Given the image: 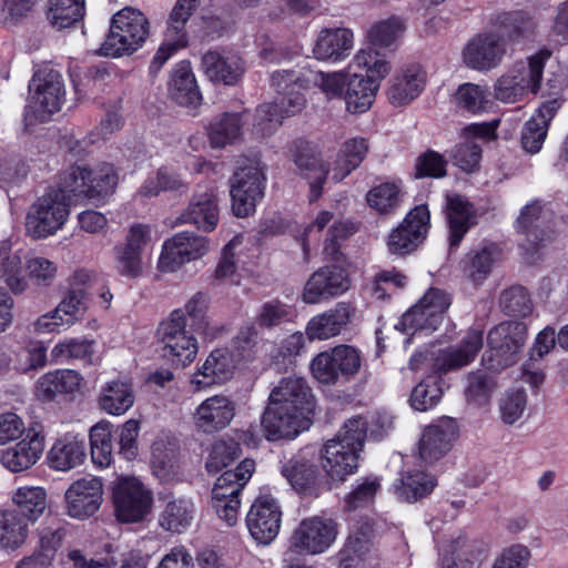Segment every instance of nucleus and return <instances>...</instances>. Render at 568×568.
I'll return each mask as SVG.
<instances>
[{
	"instance_id": "f257e3e1",
	"label": "nucleus",
	"mask_w": 568,
	"mask_h": 568,
	"mask_svg": "<svg viewBox=\"0 0 568 568\" xmlns=\"http://www.w3.org/2000/svg\"><path fill=\"white\" fill-rule=\"evenodd\" d=\"M346 74L325 73L312 69L280 70L271 75V84L278 97L274 102L264 103L256 110V129L264 135L270 134L282 120L301 112L306 100L302 91L317 87L329 98L341 97Z\"/></svg>"
},
{
	"instance_id": "f03ea898",
	"label": "nucleus",
	"mask_w": 568,
	"mask_h": 568,
	"mask_svg": "<svg viewBox=\"0 0 568 568\" xmlns=\"http://www.w3.org/2000/svg\"><path fill=\"white\" fill-rule=\"evenodd\" d=\"M314 396L307 382L298 376L282 378L268 396L261 426L267 440L294 438L310 427Z\"/></svg>"
},
{
	"instance_id": "7ed1b4c3",
	"label": "nucleus",
	"mask_w": 568,
	"mask_h": 568,
	"mask_svg": "<svg viewBox=\"0 0 568 568\" xmlns=\"http://www.w3.org/2000/svg\"><path fill=\"white\" fill-rule=\"evenodd\" d=\"M367 433L363 417L349 418L322 449L323 468L333 480L343 481L358 467L359 453Z\"/></svg>"
},
{
	"instance_id": "20e7f679",
	"label": "nucleus",
	"mask_w": 568,
	"mask_h": 568,
	"mask_svg": "<svg viewBox=\"0 0 568 568\" xmlns=\"http://www.w3.org/2000/svg\"><path fill=\"white\" fill-rule=\"evenodd\" d=\"M150 33V23L139 10L126 7L113 17L110 31L99 49L103 57L118 58L130 55L145 42Z\"/></svg>"
},
{
	"instance_id": "39448f33",
	"label": "nucleus",
	"mask_w": 568,
	"mask_h": 568,
	"mask_svg": "<svg viewBox=\"0 0 568 568\" xmlns=\"http://www.w3.org/2000/svg\"><path fill=\"white\" fill-rule=\"evenodd\" d=\"M65 89L62 75L50 67L38 69L29 83L26 115L45 122L58 112L64 101Z\"/></svg>"
},
{
	"instance_id": "423d86ee",
	"label": "nucleus",
	"mask_w": 568,
	"mask_h": 568,
	"mask_svg": "<svg viewBox=\"0 0 568 568\" xmlns=\"http://www.w3.org/2000/svg\"><path fill=\"white\" fill-rule=\"evenodd\" d=\"M70 214V203L62 191L48 189L29 207L26 231L32 239H45L63 227Z\"/></svg>"
},
{
	"instance_id": "0eeeda50",
	"label": "nucleus",
	"mask_w": 568,
	"mask_h": 568,
	"mask_svg": "<svg viewBox=\"0 0 568 568\" xmlns=\"http://www.w3.org/2000/svg\"><path fill=\"white\" fill-rule=\"evenodd\" d=\"M161 355L175 366H186L197 354V341L186 331L185 313L174 310L156 331Z\"/></svg>"
},
{
	"instance_id": "6e6552de",
	"label": "nucleus",
	"mask_w": 568,
	"mask_h": 568,
	"mask_svg": "<svg viewBox=\"0 0 568 568\" xmlns=\"http://www.w3.org/2000/svg\"><path fill=\"white\" fill-rule=\"evenodd\" d=\"M526 336L527 328L520 322H505L491 328L487 337L489 348L481 359L486 368L499 371L514 364Z\"/></svg>"
},
{
	"instance_id": "1a4fd4ad",
	"label": "nucleus",
	"mask_w": 568,
	"mask_h": 568,
	"mask_svg": "<svg viewBox=\"0 0 568 568\" xmlns=\"http://www.w3.org/2000/svg\"><path fill=\"white\" fill-rule=\"evenodd\" d=\"M452 304V297L445 291L430 287L423 297L403 314L396 328L404 332H434L442 324L445 313Z\"/></svg>"
},
{
	"instance_id": "9d476101",
	"label": "nucleus",
	"mask_w": 568,
	"mask_h": 568,
	"mask_svg": "<svg viewBox=\"0 0 568 568\" xmlns=\"http://www.w3.org/2000/svg\"><path fill=\"white\" fill-rule=\"evenodd\" d=\"M265 175L260 162L240 168L231 178L232 211L237 217H246L255 211L256 202L264 195Z\"/></svg>"
},
{
	"instance_id": "9b49d317",
	"label": "nucleus",
	"mask_w": 568,
	"mask_h": 568,
	"mask_svg": "<svg viewBox=\"0 0 568 568\" xmlns=\"http://www.w3.org/2000/svg\"><path fill=\"white\" fill-rule=\"evenodd\" d=\"M113 501L119 520L141 521L151 510V493L136 478H121L113 488Z\"/></svg>"
},
{
	"instance_id": "f8f14e48",
	"label": "nucleus",
	"mask_w": 568,
	"mask_h": 568,
	"mask_svg": "<svg viewBox=\"0 0 568 568\" xmlns=\"http://www.w3.org/2000/svg\"><path fill=\"white\" fill-rule=\"evenodd\" d=\"M336 523L331 518L313 516L301 521L291 537V547L297 552L321 554L335 540Z\"/></svg>"
},
{
	"instance_id": "ddd939ff",
	"label": "nucleus",
	"mask_w": 568,
	"mask_h": 568,
	"mask_svg": "<svg viewBox=\"0 0 568 568\" xmlns=\"http://www.w3.org/2000/svg\"><path fill=\"white\" fill-rule=\"evenodd\" d=\"M207 251L206 237L191 232L178 233L164 242L158 266L163 272H174L183 264L204 256Z\"/></svg>"
},
{
	"instance_id": "4468645a",
	"label": "nucleus",
	"mask_w": 568,
	"mask_h": 568,
	"mask_svg": "<svg viewBox=\"0 0 568 568\" xmlns=\"http://www.w3.org/2000/svg\"><path fill=\"white\" fill-rule=\"evenodd\" d=\"M456 419L444 416L423 429L418 440V454L426 464H434L443 458L458 437Z\"/></svg>"
},
{
	"instance_id": "2eb2a0df",
	"label": "nucleus",
	"mask_w": 568,
	"mask_h": 568,
	"mask_svg": "<svg viewBox=\"0 0 568 568\" xmlns=\"http://www.w3.org/2000/svg\"><path fill=\"white\" fill-rule=\"evenodd\" d=\"M374 537L375 528L372 519L363 517L354 525L341 552L342 560L347 568H373L376 566Z\"/></svg>"
},
{
	"instance_id": "dca6fc26",
	"label": "nucleus",
	"mask_w": 568,
	"mask_h": 568,
	"mask_svg": "<svg viewBox=\"0 0 568 568\" xmlns=\"http://www.w3.org/2000/svg\"><path fill=\"white\" fill-rule=\"evenodd\" d=\"M282 511L278 503L270 495L258 496L246 515L251 536L262 545H268L278 535Z\"/></svg>"
},
{
	"instance_id": "f3484780",
	"label": "nucleus",
	"mask_w": 568,
	"mask_h": 568,
	"mask_svg": "<svg viewBox=\"0 0 568 568\" xmlns=\"http://www.w3.org/2000/svg\"><path fill=\"white\" fill-rule=\"evenodd\" d=\"M429 225V211L426 205L415 206L404 222L388 236L387 246L392 254L406 255L415 251L424 241Z\"/></svg>"
},
{
	"instance_id": "a211bd4d",
	"label": "nucleus",
	"mask_w": 568,
	"mask_h": 568,
	"mask_svg": "<svg viewBox=\"0 0 568 568\" xmlns=\"http://www.w3.org/2000/svg\"><path fill=\"white\" fill-rule=\"evenodd\" d=\"M67 514L75 519L94 515L103 500V485L97 477H84L73 481L64 494Z\"/></svg>"
},
{
	"instance_id": "6ab92c4d",
	"label": "nucleus",
	"mask_w": 568,
	"mask_h": 568,
	"mask_svg": "<svg viewBox=\"0 0 568 568\" xmlns=\"http://www.w3.org/2000/svg\"><path fill=\"white\" fill-rule=\"evenodd\" d=\"M483 343V331L469 329L459 344L440 349L434 355L433 372L444 375L469 365L481 349Z\"/></svg>"
},
{
	"instance_id": "aec40b11",
	"label": "nucleus",
	"mask_w": 568,
	"mask_h": 568,
	"mask_svg": "<svg viewBox=\"0 0 568 568\" xmlns=\"http://www.w3.org/2000/svg\"><path fill=\"white\" fill-rule=\"evenodd\" d=\"M505 54L506 45L501 36L490 31L473 37L463 50L465 64L478 71L496 68Z\"/></svg>"
},
{
	"instance_id": "412c9836",
	"label": "nucleus",
	"mask_w": 568,
	"mask_h": 568,
	"mask_svg": "<svg viewBox=\"0 0 568 568\" xmlns=\"http://www.w3.org/2000/svg\"><path fill=\"white\" fill-rule=\"evenodd\" d=\"M349 288V278L345 268L337 265H326L314 272L308 278L303 301L316 304L322 300L338 296Z\"/></svg>"
},
{
	"instance_id": "4be33fe9",
	"label": "nucleus",
	"mask_w": 568,
	"mask_h": 568,
	"mask_svg": "<svg viewBox=\"0 0 568 568\" xmlns=\"http://www.w3.org/2000/svg\"><path fill=\"white\" fill-rule=\"evenodd\" d=\"M496 126L493 123H473L463 129L464 142L456 144L450 151L453 163L460 170L471 173L479 166L481 146L474 139L488 140L495 136Z\"/></svg>"
},
{
	"instance_id": "5701e85b",
	"label": "nucleus",
	"mask_w": 568,
	"mask_h": 568,
	"mask_svg": "<svg viewBox=\"0 0 568 568\" xmlns=\"http://www.w3.org/2000/svg\"><path fill=\"white\" fill-rule=\"evenodd\" d=\"M44 450V435L39 425L31 426L27 436L16 445L2 450L0 460L2 465L13 473L31 468Z\"/></svg>"
},
{
	"instance_id": "b1692460",
	"label": "nucleus",
	"mask_w": 568,
	"mask_h": 568,
	"mask_svg": "<svg viewBox=\"0 0 568 568\" xmlns=\"http://www.w3.org/2000/svg\"><path fill=\"white\" fill-rule=\"evenodd\" d=\"M236 406L224 395H215L203 400L194 413L196 428L213 434L227 427L235 416Z\"/></svg>"
},
{
	"instance_id": "393cba45",
	"label": "nucleus",
	"mask_w": 568,
	"mask_h": 568,
	"mask_svg": "<svg viewBox=\"0 0 568 568\" xmlns=\"http://www.w3.org/2000/svg\"><path fill=\"white\" fill-rule=\"evenodd\" d=\"M220 200L213 189L195 193L187 207L180 215L181 223L194 225L203 232H213L220 221Z\"/></svg>"
},
{
	"instance_id": "a878e982",
	"label": "nucleus",
	"mask_w": 568,
	"mask_h": 568,
	"mask_svg": "<svg viewBox=\"0 0 568 568\" xmlns=\"http://www.w3.org/2000/svg\"><path fill=\"white\" fill-rule=\"evenodd\" d=\"M564 100L559 97L540 104L536 113L525 123L521 131L523 149L531 154L540 151L548 133L549 123L561 108Z\"/></svg>"
},
{
	"instance_id": "bb28decb",
	"label": "nucleus",
	"mask_w": 568,
	"mask_h": 568,
	"mask_svg": "<svg viewBox=\"0 0 568 568\" xmlns=\"http://www.w3.org/2000/svg\"><path fill=\"white\" fill-rule=\"evenodd\" d=\"M235 363L232 353L226 348L213 349L204 363L191 378L195 390L223 383L231 378Z\"/></svg>"
},
{
	"instance_id": "cd10ccee",
	"label": "nucleus",
	"mask_w": 568,
	"mask_h": 568,
	"mask_svg": "<svg viewBox=\"0 0 568 568\" xmlns=\"http://www.w3.org/2000/svg\"><path fill=\"white\" fill-rule=\"evenodd\" d=\"M352 315L351 304L339 302L334 307L312 317L306 326V335L311 341L335 337L347 326Z\"/></svg>"
},
{
	"instance_id": "c85d7f7f",
	"label": "nucleus",
	"mask_w": 568,
	"mask_h": 568,
	"mask_svg": "<svg viewBox=\"0 0 568 568\" xmlns=\"http://www.w3.org/2000/svg\"><path fill=\"white\" fill-rule=\"evenodd\" d=\"M202 69L209 80L234 85L242 78L245 65L242 58L236 54H222L217 51H207L202 57Z\"/></svg>"
},
{
	"instance_id": "c756f323",
	"label": "nucleus",
	"mask_w": 568,
	"mask_h": 568,
	"mask_svg": "<svg viewBox=\"0 0 568 568\" xmlns=\"http://www.w3.org/2000/svg\"><path fill=\"white\" fill-rule=\"evenodd\" d=\"M446 217L449 229V248H457L465 234L475 224L474 206L462 195L447 196Z\"/></svg>"
},
{
	"instance_id": "7c9ffc66",
	"label": "nucleus",
	"mask_w": 568,
	"mask_h": 568,
	"mask_svg": "<svg viewBox=\"0 0 568 568\" xmlns=\"http://www.w3.org/2000/svg\"><path fill=\"white\" fill-rule=\"evenodd\" d=\"M425 84L426 73L422 67L408 65L394 77L388 99L395 106L408 104L420 94Z\"/></svg>"
},
{
	"instance_id": "2f4dec72",
	"label": "nucleus",
	"mask_w": 568,
	"mask_h": 568,
	"mask_svg": "<svg viewBox=\"0 0 568 568\" xmlns=\"http://www.w3.org/2000/svg\"><path fill=\"white\" fill-rule=\"evenodd\" d=\"M169 93L181 106L195 109L201 105L202 94L189 62H180L172 71Z\"/></svg>"
},
{
	"instance_id": "473e14b6",
	"label": "nucleus",
	"mask_w": 568,
	"mask_h": 568,
	"mask_svg": "<svg viewBox=\"0 0 568 568\" xmlns=\"http://www.w3.org/2000/svg\"><path fill=\"white\" fill-rule=\"evenodd\" d=\"M486 558L485 549L465 537L452 540L444 549L442 568H479Z\"/></svg>"
},
{
	"instance_id": "72a5a7b5",
	"label": "nucleus",
	"mask_w": 568,
	"mask_h": 568,
	"mask_svg": "<svg viewBox=\"0 0 568 568\" xmlns=\"http://www.w3.org/2000/svg\"><path fill=\"white\" fill-rule=\"evenodd\" d=\"M493 32L501 36L503 41L516 42L529 38L536 29V22L524 11L499 12L490 18Z\"/></svg>"
},
{
	"instance_id": "f704fd0d",
	"label": "nucleus",
	"mask_w": 568,
	"mask_h": 568,
	"mask_svg": "<svg viewBox=\"0 0 568 568\" xmlns=\"http://www.w3.org/2000/svg\"><path fill=\"white\" fill-rule=\"evenodd\" d=\"M85 449L83 438L68 434L53 444L48 453V464L55 470H70L83 463Z\"/></svg>"
},
{
	"instance_id": "c9c22d12",
	"label": "nucleus",
	"mask_w": 568,
	"mask_h": 568,
	"mask_svg": "<svg viewBox=\"0 0 568 568\" xmlns=\"http://www.w3.org/2000/svg\"><path fill=\"white\" fill-rule=\"evenodd\" d=\"M353 43V32L349 29H324L317 37L314 54L318 60L338 61L349 54Z\"/></svg>"
},
{
	"instance_id": "e433bc0d",
	"label": "nucleus",
	"mask_w": 568,
	"mask_h": 568,
	"mask_svg": "<svg viewBox=\"0 0 568 568\" xmlns=\"http://www.w3.org/2000/svg\"><path fill=\"white\" fill-rule=\"evenodd\" d=\"M282 474L301 495L317 497L322 490L317 468L306 460L291 459L282 467Z\"/></svg>"
},
{
	"instance_id": "4c0bfd02",
	"label": "nucleus",
	"mask_w": 568,
	"mask_h": 568,
	"mask_svg": "<svg viewBox=\"0 0 568 568\" xmlns=\"http://www.w3.org/2000/svg\"><path fill=\"white\" fill-rule=\"evenodd\" d=\"M82 377L73 369H57L41 376L37 382V396L52 400L57 395L72 394L80 388Z\"/></svg>"
},
{
	"instance_id": "58836bf2",
	"label": "nucleus",
	"mask_w": 568,
	"mask_h": 568,
	"mask_svg": "<svg viewBox=\"0 0 568 568\" xmlns=\"http://www.w3.org/2000/svg\"><path fill=\"white\" fill-rule=\"evenodd\" d=\"M134 390L130 379H114L104 385L99 406L110 415H122L134 404Z\"/></svg>"
},
{
	"instance_id": "ea45409f",
	"label": "nucleus",
	"mask_w": 568,
	"mask_h": 568,
	"mask_svg": "<svg viewBox=\"0 0 568 568\" xmlns=\"http://www.w3.org/2000/svg\"><path fill=\"white\" fill-rule=\"evenodd\" d=\"M437 486L435 476L422 471H406L394 484L395 494L406 503H417L432 494Z\"/></svg>"
},
{
	"instance_id": "a19ab883",
	"label": "nucleus",
	"mask_w": 568,
	"mask_h": 568,
	"mask_svg": "<svg viewBox=\"0 0 568 568\" xmlns=\"http://www.w3.org/2000/svg\"><path fill=\"white\" fill-rule=\"evenodd\" d=\"M378 81L367 79L363 74L349 77L345 92L346 109L351 113L366 112L373 104L377 90Z\"/></svg>"
},
{
	"instance_id": "79ce46f5",
	"label": "nucleus",
	"mask_w": 568,
	"mask_h": 568,
	"mask_svg": "<svg viewBox=\"0 0 568 568\" xmlns=\"http://www.w3.org/2000/svg\"><path fill=\"white\" fill-rule=\"evenodd\" d=\"M29 523L21 513L0 511V548L17 549L28 537Z\"/></svg>"
},
{
	"instance_id": "37998d69",
	"label": "nucleus",
	"mask_w": 568,
	"mask_h": 568,
	"mask_svg": "<svg viewBox=\"0 0 568 568\" xmlns=\"http://www.w3.org/2000/svg\"><path fill=\"white\" fill-rule=\"evenodd\" d=\"M0 278L13 293H22L28 285L22 275L21 251L13 252L7 242L0 243Z\"/></svg>"
},
{
	"instance_id": "c03bdc74",
	"label": "nucleus",
	"mask_w": 568,
	"mask_h": 568,
	"mask_svg": "<svg viewBox=\"0 0 568 568\" xmlns=\"http://www.w3.org/2000/svg\"><path fill=\"white\" fill-rule=\"evenodd\" d=\"M406 31V21L397 16L374 22L367 30L366 38L371 45L392 48Z\"/></svg>"
},
{
	"instance_id": "a18cd8bd",
	"label": "nucleus",
	"mask_w": 568,
	"mask_h": 568,
	"mask_svg": "<svg viewBox=\"0 0 568 568\" xmlns=\"http://www.w3.org/2000/svg\"><path fill=\"white\" fill-rule=\"evenodd\" d=\"M549 51H540L528 58L527 63L519 62L510 71L523 84L526 92L536 94L540 89L545 62L549 59Z\"/></svg>"
},
{
	"instance_id": "49530a36",
	"label": "nucleus",
	"mask_w": 568,
	"mask_h": 568,
	"mask_svg": "<svg viewBox=\"0 0 568 568\" xmlns=\"http://www.w3.org/2000/svg\"><path fill=\"white\" fill-rule=\"evenodd\" d=\"M85 178L87 197L100 199L112 194L118 185L119 176L114 166L110 163H100L93 169L88 168Z\"/></svg>"
},
{
	"instance_id": "de8ad7c7",
	"label": "nucleus",
	"mask_w": 568,
	"mask_h": 568,
	"mask_svg": "<svg viewBox=\"0 0 568 568\" xmlns=\"http://www.w3.org/2000/svg\"><path fill=\"white\" fill-rule=\"evenodd\" d=\"M17 506L14 511L21 513L28 523H34L47 508V493L42 487H20L13 495Z\"/></svg>"
},
{
	"instance_id": "09e8293b",
	"label": "nucleus",
	"mask_w": 568,
	"mask_h": 568,
	"mask_svg": "<svg viewBox=\"0 0 568 568\" xmlns=\"http://www.w3.org/2000/svg\"><path fill=\"white\" fill-rule=\"evenodd\" d=\"M194 506L191 500L178 498L169 501L160 516V525L172 532H182L193 519Z\"/></svg>"
},
{
	"instance_id": "8fccbe9b",
	"label": "nucleus",
	"mask_w": 568,
	"mask_h": 568,
	"mask_svg": "<svg viewBox=\"0 0 568 568\" xmlns=\"http://www.w3.org/2000/svg\"><path fill=\"white\" fill-rule=\"evenodd\" d=\"M243 121L240 113H224L209 126V138L213 148H224L241 136Z\"/></svg>"
},
{
	"instance_id": "3c124183",
	"label": "nucleus",
	"mask_w": 568,
	"mask_h": 568,
	"mask_svg": "<svg viewBox=\"0 0 568 568\" xmlns=\"http://www.w3.org/2000/svg\"><path fill=\"white\" fill-rule=\"evenodd\" d=\"M200 4L201 0H176L166 21L165 32L171 39L187 43L186 24Z\"/></svg>"
},
{
	"instance_id": "603ef678",
	"label": "nucleus",
	"mask_w": 568,
	"mask_h": 568,
	"mask_svg": "<svg viewBox=\"0 0 568 568\" xmlns=\"http://www.w3.org/2000/svg\"><path fill=\"white\" fill-rule=\"evenodd\" d=\"M84 16V0H49L48 19L61 30L72 27Z\"/></svg>"
},
{
	"instance_id": "864d4df0",
	"label": "nucleus",
	"mask_w": 568,
	"mask_h": 568,
	"mask_svg": "<svg viewBox=\"0 0 568 568\" xmlns=\"http://www.w3.org/2000/svg\"><path fill=\"white\" fill-rule=\"evenodd\" d=\"M92 462L100 467H108L112 462V435L109 423H99L90 430Z\"/></svg>"
},
{
	"instance_id": "5fc2aeb1",
	"label": "nucleus",
	"mask_w": 568,
	"mask_h": 568,
	"mask_svg": "<svg viewBox=\"0 0 568 568\" xmlns=\"http://www.w3.org/2000/svg\"><path fill=\"white\" fill-rule=\"evenodd\" d=\"M87 311V298L83 288H72L54 310V318L63 325H73L83 318Z\"/></svg>"
},
{
	"instance_id": "6e6d98bb",
	"label": "nucleus",
	"mask_w": 568,
	"mask_h": 568,
	"mask_svg": "<svg viewBox=\"0 0 568 568\" xmlns=\"http://www.w3.org/2000/svg\"><path fill=\"white\" fill-rule=\"evenodd\" d=\"M366 200L372 209L389 214L399 205L400 187L394 182L382 183L368 191Z\"/></svg>"
},
{
	"instance_id": "4d7b16f0",
	"label": "nucleus",
	"mask_w": 568,
	"mask_h": 568,
	"mask_svg": "<svg viewBox=\"0 0 568 568\" xmlns=\"http://www.w3.org/2000/svg\"><path fill=\"white\" fill-rule=\"evenodd\" d=\"M368 152V143L364 138H353L345 141L341 148L337 164L343 172L339 179L345 178L357 169Z\"/></svg>"
},
{
	"instance_id": "13d9d810",
	"label": "nucleus",
	"mask_w": 568,
	"mask_h": 568,
	"mask_svg": "<svg viewBox=\"0 0 568 568\" xmlns=\"http://www.w3.org/2000/svg\"><path fill=\"white\" fill-rule=\"evenodd\" d=\"M354 63L358 68H364L367 71V79H374L381 81L387 77L390 72V63L387 60L386 54L379 53L374 48L363 49L357 52L354 57Z\"/></svg>"
},
{
	"instance_id": "bf43d9fd",
	"label": "nucleus",
	"mask_w": 568,
	"mask_h": 568,
	"mask_svg": "<svg viewBox=\"0 0 568 568\" xmlns=\"http://www.w3.org/2000/svg\"><path fill=\"white\" fill-rule=\"evenodd\" d=\"M302 144V142L295 144L294 163L306 179H315L317 183L323 184L328 173L326 165Z\"/></svg>"
},
{
	"instance_id": "052dcab7",
	"label": "nucleus",
	"mask_w": 568,
	"mask_h": 568,
	"mask_svg": "<svg viewBox=\"0 0 568 568\" xmlns=\"http://www.w3.org/2000/svg\"><path fill=\"white\" fill-rule=\"evenodd\" d=\"M503 312L514 317H525L532 311L528 292L523 286L505 290L499 298Z\"/></svg>"
},
{
	"instance_id": "680f3d73",
	"label": "nucleus",
	"mask_w": 568,
	"mask_h": 568,
	"mask_svg": "<svg viewBox=\"0 0 568 568\" xmlns=\"http://www.w3.org/2000/svg\"><path fill=\"white\" fill-rule=\"evenodd\" d=\"M467 381L465 396L468 402L477 405L486 404L497 387L493 376L480 371L469 373Z\"/></svg>"
},
{
	"instance_id": "e2e57ef3",
	"label": "nucleus",
	"mask_w": 568,
	"mask_h": 568,
	"mask_svg": "<svg viewBox=\"0 0 568 568\" xmlns=\"http://www.w3.org/2000/svg\"><path fill=\"white\" fill-rule=\"evenodd\" d=\"M241 454L240 445L234 440H219L212 445L205 467L216 474L233 463Z\"/></svg>"
},
{
	"instance_id": "0e129e2a",
	"label": "nucleus",
	"mask_w": 568,
	"mask_h": 568,
	"mask_svg": "<svg viewBox=\"0 0 568 568\" xmlns=\"http://www.w3.org/2000/svg\"><path fill=\"white\" fill-rule=\"evenodd\" d=\"M88 166L74 165L70 166L60 174L59 186L49 187L52 191H62L69 201L70 195L85 196L87 197V180Z\"/></svg>"
},
{
	"instance_id": "69168bd1",
	"label": "nucleus",
	"mask_w": 568,
	"mask_h": 568,
	"mask_svg": "<svg viewBox=\"0 0 568 568\" xmlns=\"http://www.w3.org/2000/svg\"><path fill=\"white\" fill-rule=\"evenodd\" d=\"M292 316L293 310L290 305L280 300H272L261 306L256 315V323L260 327L272 328L290 322Z\"/></svg>"
},
{
	"instance_id": "338daca9",
	"label": "nucleus",
	"mask_w": 568,
	"mask_h": 568,
	"mask_svg": "<svg viewBox=\"0 0 568 568\" xmlns=\"http://www.w3.org/2000/svg\"><path fill=\"white\" fill-rule=\"evenodd\" d=\"M443 395V390L436 381L426 379L418 383L412 390L409 403L418 412H426L435 407Z\"/></svg>"
},
{
	"instance_id": "774afa93",
	"label": "nucleus",
	"mask_w": 568,
	"mask_h": 568,
	"mask_svg": "<svg viewBox=\"0 0 568 568\" xmlns=\"http://www.w3.org/2000/svg\"><path fill=\"white\" fill-rule=\"evenodd\" d=\"M489 92L474 83L462 84L456 92L457 104L471 113H477L489 104Z\"/></svg>"
}]
</instances>
